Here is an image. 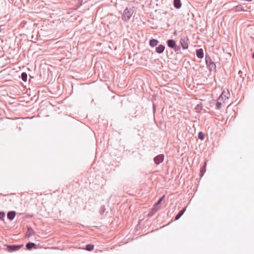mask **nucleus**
Masks as SVG:
<instances>
[{"label":"nucleus","instance_id":"423d86ee","mask_svg":"<svg viewBox=\"0 0 254 254\" xmlns=\"http://www.w3.org/2000/svg\"><path fill=\"white\" fill-rule=\"evenodd\" d=\"M167 45L168 47L174 49L176 44V41L173 39H169L166 41Z\"/></svg>","mask_w":254,"mask_h":254},{"label":"nucleus","instance_id":"393cba45","mask_svg":"<svg viewBox=\"0 0 254 254\" xmlns=\"http://www.w3.org/2000/svg\"><path fill=\"white\" fill-rule=\"evenodd\" d=\"M106 210L105 205H102L100 207V213L101 214H103Z\"/></svg>","mask_w":254,"mask_h":254},{"label":"nucleus","instance_id":"c756f323","mask_svg":"<svg viewBox=\"0 0 254 254\" xmlns=\"http://www.w3.org/2000/svg\"><path fill=\"white\" fill-rule=\"evenodd\" d=\"M252 57L253 59H254V52L253 53Z\"/></svg>","mask_w":254,"mask_h":254},{"label":"nucleus","instance_id":"cd10ccee","mask_svg":"<svg viewBox=\"0 0 254 254\" xmlns=\"http://www.w3.org/2000/svg\"><path fill=\"white\" fill-rule=\"evenodd\" d=\"M153 112L154 113L155 111V105L154 104H153Z\"/></svg>","mask_w":254,"mask_h":254},{"label":"nucleus","instance_id":"6e6552de","mask_svg":"<svg viewBox=\"0 0 254 254\" xmlns=\"http://www.w3.org/2000/svg\"><path fill=\"white\" fill-rule=\"evenodd\" d=\"M16 215V212L14 211H9L7 214V218L9 220H12L14 219Z\"/></svg>","mask_w":254,"mask_h":254},{"label":"nucleus","instance_id":"6ab92c4d","mask_svg":"<svg viewBox=\"0 0 254 254\" xmlns=\"http://www.w3.org/2000/svg\"><path fill=\"white\" fill-rule=\"evenodd\" d=\"M236 12L241 11L244 10L242 5H238L234 7Z\"/></svg>","mask_w":254,"mask_h":254},{"label":"nucleus","instance_id":"4468645a","mask_svg":"<svg viewBox=\"0 0 254 254\" xmlns=\"http://www.w3.org/2000/svg\"><path fill=\"white\" fill-rule=\"evenodd\" d=\"M173 5L176 8H180L182 6V2L181 0H174Z\"/></svg>","mask_w":254,"mask_h":254},{"label":"nucleus","instance_id":"9d476101","mask_svg":"<svg viewBox=\"0 0 254 254\" xmlns=\"http://www.w3.org/2000/svg\"><path fill=\"white\" fill-rule=\"evenodd\" d=\"M206 164H207L206 161H205L203 166L200 168V174H199V176H200V178H202L204 174H205V173L206 172Z\"/></svg>","mask_w":254,"mask_h":254},{"label":"nucleus","instance_id":"ddd939ff","mask_svg":"<svg viewBox=\"0 0 254 254\" xmlns=\"http://www.w3.org/2000/svg\"><path fill=\"white\" fill-rule=\"evenodd\" d=\"M26 248L28 250H31L36 248V244L32 242H28L26 245Z\"/></svg>","mask_w":254,"mask_h":254},{"label":"nucleus","instance_id":"39448f33","mask_svg":"<svg viewBox=\"0 0 254 254\" xmlns=\"http://www.w3.org/2000/svg\"><path fill=\"white\" fill-rule=\"evenodd\" d=\"M164 159V154H161L155 156L153 160L156 165H159L163 161Z\"/></svg>","mask_w":254,"mask_h":254},{"label":"nucleus","instance_id":"f257e3e1","mask_svg":"<svg viewBox=\"0 0 254 254\" xmlns=\"http://www.w3.org/2000/svg\"><path fill=\"white\" fill-rule=\"evenodd\" d=\"M134 11L133 7L126 8L122 16V20L125 21L129 20L134 13Z\"/></svg>","mask_w":254,"mask_h":254},{"label":"nucleus","instance_id":"f03ea898","mask_svg":"<svg viewBox=\"0 0 254 254\" xmlns=\"http://www.w3.org/2000/svg\"><path fill=\"white\" fill-rule=\"evenodd\" d=\"M205 63L207 65V67L210 71H216V66L214 62H213L208 54L205 55Z\"/></svg>","mask_w":254,"mask_h":254},{"label":"nucleus","instance_id":"f8f14e48","mask_svg":"<svg viewBox=\"0 0 254 254\" xmlns=\"http://www.w3.org/2000/svg\"><path fill=\"white\" fill-rule=\"evenodd\" d=\"M34 234L35 231H34V230L31 227L28 226L27 231L26 232V237L29 238Z\"/></svg>","mask_w":254,"mask_h":254},{"label":"nucleus","instance_id":"5701e85b","mask_svg":"<svg viewBox=\"0 0 254 254\" xmlns=\"http://www.w3.org/2000/svg\"><path fill=\"white\" fill-rule=\"evenodd\" d=\"M175 52L177 53H179L181 51V47L180 46L175 45V48L173 49Z\"/></svg>","mask_w":254,"mask_h":254},{"label":"nucleus","instance_id":"f3484780","mask_svg":"<svg viewBox=\"0 0 254 254\" xmlns=\"http://www.w3.org/2000/svg\"><path fill=\"white\" fill-rule=\"evenodd\" d=\"M157 209L156 207L153 206V207L151 209V210L149 212L148 214V216L149 217H152L154 215V214L156 212Z\"/></svg>","mask_w":254,"mask_h":254},{"label":"nucleus","instance_id":"dca6fc26","mask_svg":"<svg viewBox=\"0 0 254 254\" xmlns=\"http://www.w3.org/2000/svg\"><path fill=\"white\" fill-rule=\"evenodd\" d=\"M186 211V208H183L182 210H181L179 213L176 215L175 216V220H178L184 213L185 211Z\"/></svg>","mask_w":254,"mask_h":254},{"label":"nucleus","instance_id":"9b49d317","mask_svg":"<svg viewBox=\"0 0 254 254\" xmlns=\"http://www.w3.org/2000/svg\"><path fill=\"white\" fill-rule=\"evenodd\" d=\"M165 46L162 44L159 45L158 47H157L155 49L156 52L158 54L162 53L165 50Z\"/></svg>","mask_w":254,"mask_h":254},{"label":"nucleus","instance_id":"b1692460","mask_svg":"<svg viewBox=\"0 0 254 254\" xmlns=\"http://www.w3.org/2000/svg\"><path fill=\"white\" fill-rule=\"evenodd\" d=\"M221 106H222L221 103L217 101L216 103L215 109L217 110H219L221 108Z\"/></svg>","mask_w":254,"mask_h":254},{"label":"nucleus","instance_id":"aec40b11","mask_svg":"<svg viewBox=\"0 0 254 254\" xmlns=\"http://www.w3.org/2000/svg\"><path fill=\"white\" fill-rule=\"evenodd\" d=\"M21 77L23 81L26 82L27 79V74L25 72H22L21 73Z\"/></svg>","mask_w":254,"mask_h":254},{"label":"nucleus","instance_id":"0eeeda50","mask_svg":"<svg viewBox=\"0 0 254 254\" xmlns=\"http://www.w3.org/2000/svg\"><path fill=\"white\" fill-rule=\"evenodd\" d=\"M229 95H230L229 92L227 90V91H223L221 94L218 98V100H220L221 98L222 99L224 98V100L228 99Z\"/></svg>","mask_w":254,"mask_h":254},{"label":"nucleus","instance_id":"a211bd4d","mask_svg":"<svg viewBox=\"0 0 254 254\" xmlns=\"http://www.w3.org/2000/svg\"><path fill=\"white\" fill-rule=\"evenodd\" d=\"M94 246L92 244H88L85 246V250L87 251H91L93 250Z\"/></svg>","mask_w":254,"mask_h":254},{"label":"nucleus","instance_id":"bb28decb","mask_svg":"<svg viewBox=\"0 0 254 254\" xmlns=\"http://www.w3.org/2000/svg\"><path fill=\"white\" fill-rule=\"evenodd\" d=\"M239 74H240V76L241 77H242V72L241 71H240H240H239Z\"/></svg>","mask_w":254,"mask_h":254},{"label":"nucleus","instance_id":"1a4fd4ad","mask_svg":"<svg viewBox=\"0 0 254 254\" xmlns=\"http://www.w3.org/2000/svg\"><path fill=\"white\" fill-rule=\"evenodd\" d=\"M196 55L197 57L199 59H202L204 57V53L202 49L200 48L196 50Z\"/></svg>","mask_w":254,"mask_h":254},{"label":"nucleus","instance_id":"20e7f679","mask_svg":"<svg viewBox=\"0 0 254 254\" xmlns=\"http://www.w3.org/2000/svg\"><path fill=\"white\" fill-rule=\"evenodd\" d=\"M6 250L8 252H13L19 250L23 247V245H7Z\"/></svg>","mask_w":254,"mask_h":254},{"label":"nucleus","instance_id":"412c9836","mask_svg":"<svg viewBox=\"0 0 254 254\" xmlns=\"http://www.w3.org/2000/svg\"><path fill=\"white\" fill-rule=\"evenodd\" d=\"M204 134L202 131H200L198 132V137L199 139H200L201 140H204Z\"/></svg>","mask_w":254,"mask_h":254},{"label":"nucleus","instance_id":"c85d7f7f","mask_svg":"<svg viewBox=\"0 0 254 254\" xmlns=\"http://www.w3.org/2000/svg\"><path fill=\"white\" fill-rule=\"evenodd\" d=\"M3 30L2 28V26L0 25V32H1V31Z\"/></svg>","mask_w":254,"mask_h":254},{"label":"nucleus","instance_id":"7ed1b4c3","mask_svg":"<svg viewBox=\"0 0 254 254\" xmlns=\"http://www.w3.org/2000/svg\"><path fill=\"white\" fill-rule=\"evenodd\" d=\"M189 42V39L187 36L181 37L180 40V44L183 50L188 49Z\"/></svg>","mask_w":254,"mask_h":254},{"label":"nucleus","instance_id":"a878e982","mask_svg":"<svg viewBox=\"0 0 254 254\" xmlns=\"http://www.w3.org/2000/svg\"><path fill=\"white\" fill-rule=\"evenodd\" d=\"M5 215V214L4 212L0 211V220H3Z\"/></svg>","mask_w":254,"mask_h":254},{"label":"nucleus","instance_id":"2eb2a0df","mask_svg":"<svg viewBox=\"0 0 254 254\" xmlns=\"http://www.w3.org/2000/svg\"><path fill=\"white\" fill-rule=\"evenodd\" d=\"M159 41L155 39H151L149 40V45L152 47H154L158 45Z\"/></svg>","mask_w":254,"mask_h":254},{"label":"nucleus","instance_id":"4be33fe9","mask_svg":"<svg viewBox=\"0 0 254 254\" xmlns=\"http://www.w3.org/2000/svg\"><path fill=\"white\" fill-rule=\"evenodd\" d=\"M165 197V195H163L161 198L159 199V200L157 201L156 203H155L154 205V206L156 207V206L160 204L162 200H163L164 198Z\"/></svg>","mask_w":254,"mask_h":254},{"label":"nucleus","instance_id":"7c9ffc66","mask_svg":"<svg viewBox=\"0 0 254 254\" xmlns=\"http://www.w3.org/2000/svg\"><path fill=\"white\" fill-rule=\"evenodd\" d=\"M174 34H175V35H176V31H175V32H174Z\"/></svg>","mask_w":254,"mask_h":254}]
</instances>
